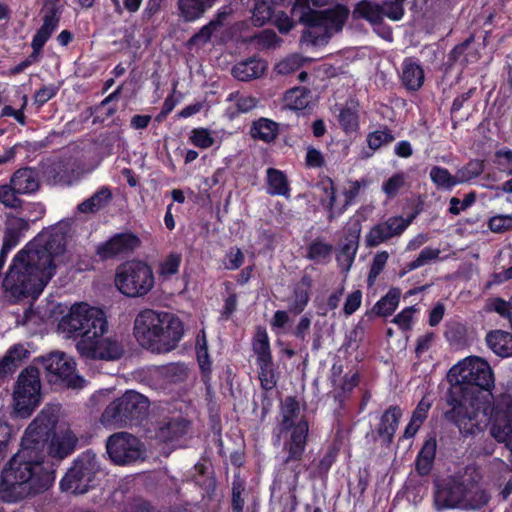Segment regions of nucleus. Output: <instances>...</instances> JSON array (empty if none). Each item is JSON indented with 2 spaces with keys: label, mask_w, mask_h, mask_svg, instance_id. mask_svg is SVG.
<instances>
[{
  "label": "nucleus",
  "mask_w": 512,
  "mask_h": 512,
  "mask_svg": "<svg viewBox=\"0 0 512 512\" xmlns=\"http://www.w3.org/2000/svg\"><path fill=\"white\" fill-rule=\"evenodd\" d=\"M23 226L20 219H12L7 223L2 245L5 250H11L17 245Z\"/></svg>",
  "instance_id": "42"
},
{
  "label": "nucleus",
  "mask_w": 512,
  "mask_h": 512,
  "mask_svg": "<svg viewBox=\"0 0 512 512\" xmlns=\"http://www.w3.org/2000/svg\"><path fill=\"white\" fill-rule=\"evenodd\" d=\"M403 185L404 176L402 174H395L383 184V191L388 197H394Z\"/></svg>",
  "instance_id": "59"
},
{
  "label": "nucleus",
  "mask_w": 512,
  "mask_h": 512,
  "mask_svg": "<svg viewBox=\"0 0 512 512\" xmlns=\"http://www.w3.org/2000/svg\"><path fill=\"white\" fill-rule=\"evenodd\" d=\"M388 258H389V255L386 251L377 253L374 256L372 264H371L370 272L368 275V279H367L368 285L371 286L374 284L376 278L379 276L381 271L384 269Z\"/></svg>",
  "instance_id": "52"
},
{
  "label": "nucleus",
  "mask_w": 512,
  "mask_h": 512,
  "mask_svg": "<svg viewBox=\"0 0 512 512\" xmlns=\"http://www.w3.org/2000/svg\"><path fill=\"white\" fill-rule=\"evenodd\" d=\"M333 252V246L321 238L314 239L307 247L306 257L317 263L327 262Z\"/></svg>",
  "instance_id": "35"
},
{
  "label": "nucleus",
  "mask_w": 512,
  "mask_h": 512,
  "mask_svg": "<svg viewBox=\"0 0 512 512\" xmlns=\"http://www.w3.org/2000/svg\"><path fill=\"white\" fill-rule=\"evenodd\" d=\"M322 189L326 194V199H322L321 202L322 205L329 210L328 219L332 221L335 217L333 207L336 201V191L332 181L329 180L328 185H323Z\"/></svg>",
  "instance_id": "55"
},
{
  "label": "nucleus",
  "mask_w": 512,
  "mask_h": 512,
  "mask_svg": "<svg viewBox=\"0 0 512 512\" xmlns=\"http://www.w3.org/2000/svg\"><path fill=\"white\" fill-rule=\"evenodd\" d=\"M184 333L182 321L174 314L152 309L140 311L134 320V336L153 352L173 350Z\"/></svg>",
  "instance_id": "4"
},
{
  "label": "nucleus",
  "mask_w": 512,
  "mask_h": 512,
  "mask_svg": "<svg viewBox=\"0 0 512 512\" xmlns=\"http://www.w3.org/2000/svg\"><path fill=\"white\" fill-rule=\"evenodd\" d=\"M76 349L85 359L115 361L124 354L123 344L115 338L103 336L89 339H80Z\"/></svg>",
  "instance_id": "15"
},
{
  "label": "nucleus",
  "mask_w": 512,
  "mask_h": 512,
  "mask_svg": "<svg viewBox=\"0 0 512 512\" xmlns=\"http://www.w3.org/2000/svg\"><path fill=\"white\" fill-rule=\"evenodd\" d=\"M13 189L20 195L36 192L40 187L39 174L35 169L26 167L18 169L11 177Z\"/></svg>",
  "instance_id": "19"
},
{
  "label": "nucleus",
  "mask_w": 512,
  "mask_h": 512,
  "mask_svg": "<svg viewBox=\"0 0 512 512\" xmlns=\"http://www.w3.org/2000/svg\"><path fill=\"white\" fill-rule=\"evenodd\" d=\"M27 354L28 351L21 344H16L11 347L0 360V378H4L13 373L21 360L25 358Z\"/></svg>",
  "instance_id": "28"
},
{
  "label": "nucleus",
  "mask_w": 512,
  "mask_h": 512,
  "mask_svg": "<svg viewBox=\"0 0 512 512\" xmlns=\"http://www.w3.org/2000/svg\"><path fill=\"white\" fill-rule=\"evenodd\" d=\"M301 59L299 56L288 57L276 65V70L279 74H290L300 68Z\"/></svg>",
  "instance_id": "57"
},
{
  "label": "nucleus",
  "mask_w": 512,
  "mask_h": 512,
  "mask_svg": "<svg viewBox=\"0 0 512 512\" xmlns=\"http://www.w3.org/2000/svg\"><path fill=\"white\" fill-rule=\"evenodd\" d=\"M490 434L498 442H503L512 451V410L497 411Z\"/></svg>",
  "instance_id": "20"
},
{
  "label": "nucleus",
  "mask_w": 512,
  "mask_h": 512,
  "mask_svg": "<svg viewBox=\"0 0 512 512\" xmlns=\"http://www.w3.org/2000/svg\"><path fill=\"white\" fill-rule=\"evenodd\" d=\"M280 415L279 433L291 430V435L283 446L284 451L287 452L283 463L300 461L305 451L309 426L304 416L301 415L299 402L292 396L286 397L281 402Z\"/></svg>",
  "instance_id": "7"
},
{
  "label": "nucleus",
  "mask_w": 512,
  "mask_h": 512,
  "mask_svg": "<svg viewBox=\"0 0 512 512\" xmlns=\"http://www.w3.org/2000/svg\"><path fill=\"white\" fill-rule=\"evenodd\" d=\"M309 1L295 0L291 16L293 21H298L306 27L302 37L316 45L331 37L332 34L341 31L350 11L343 4L317 11L309 6Z\"/></svg>",
  "instance_id": "5"
},
{
  "label": "nucleus",
  "mask_w": 512,
  "mask_h": 512,
  "mask_svg": "<svg viewBox=\"0 0 512 512\" xmlns=\"http://www.w3.org/2000/svg\"><path fill=\"white\" fill-rule=\"evenodd\" d=\"M411 223V219L403 217H390L387 221L373 226L366 236V245L375 247L389 240L394 236L400 235Z\"/></svg>",
  "instance_id": "17"
},
{
  "label": "nucleus",
  "mask_w": 512,
  "mask_h": 512,
  "mask_svg": "<svg viewBox=\"0 0 512 512\" xmlns=\"http://www.w3.org/2000/svg\"><path fill=\"white\" fill-rule=\"evenodd\" d=\"M189 422L182 417L164 419L160 422L157 437L164 442L178 439L187 432Z\"/></svg>",
  "instance_id": "22"
},
{
  "label": "nucleus",
  "mask_w": 512,
  "mask_h": 512,
  "mask_svg": "<svg viewBox=\"0 0 512 512\" xmlns=\"http://www.w3.org/2000/svg\"><path fill=\"white\" fill-rule=\"evenodd\" d=\"M449 377H455V383L445 394L444 418L456 425L463 436L475 435L487 422L479 395L494 387L491 367L484 359L471 356L453 366Z\"/></svg>",
  "instance_id": "2"
},
{
  "label": "nucleus",
  "mask_w": 512,
  "mask_h": 512,
  "mask_svg": "<svg viewBox=\"0 0 512 512\" xmlns=\"http://www.w3.org/2000/svg\"><path fill=\"white\" fill-rule=\"evenodd\" d=\"M430 407L431 402L426 397H423L414 410L411 419L422 424L427 418Z\"/></svg>",
  "instance_id": "63"
},
{
  "label": "nucleus",
  "mask_w": 512,
  "mask_h": 512,
  "mask_svg": "<svg viewBox=\"0 0 512 512\" xmlns=\"http://www.w3.org/2000/svg\"><path fill=\"white\" fill-rule=\"evenodd\" d=\"M339 122L344 130L352 131L355 130L358 125V117L356 112L349 108L344 107L340 110Z\"/></svg>",
  "instance_id": "53"
},
{
  "label": "nucleus",
  "mask_w": 512,
  "mask_h": 512,
  "mask_svg": "<svg viewBox=\"0 0 512 512\" xmlns=\"http://www.w3.org/2000/svg\"><path fill=\"white\" fill-rule=\"evenodd\" d=\"M490 500L485 490L463 476H450L435 482L434 504L437 510H479Z\"/></svg>",
  "instance_id": "6"
},
{
  "label": "nucleus",
  "mask_w": 512,
  "mask_h": 512,
  "mask_svg": "<svg viewBox=\"0 0 512 512\" xmlns=\"http://www.w3.org/2000/svg\"><path fill=\"white\" fill-rule=\"evenodd\" d=\"M310 92L301 87H295L288 90L285 94L287 106L294 110H301L308 106L310 102Z\"/></svg>",
  "instance_id": "38"
},
{
  "label": "nucleus",
  "mask_w": 512,
  "mask_h": 512,
  "mask_svg": "<svg viewBox=\"0 0 512 512\" xmlns=\"http://www.w3.org/2000/svg\"><path fill=\"white\" fill-rule=\"evenodd\" d=\"M268 194L289 196V185L287 178L280 170L269 168L267 170Z\"/></svg>",
  "instance_id": "34"
},
{
  "label": "nucleus",
  "mask_w": 512,
  "mask_h": 512,
  "mask_svg": "<svg viewBox=\"0 0 512 512\" xmlns=\"http://www.w3.org/2000/svg\"><path fill=\"white\" fill-rule=\"evenodd\" d=\"M152 268L144 261L130 260L116 269L115 286L125 296L144 297L154 287Z\"/></svg>",
  "instance_id": "10"
},
{
  "label": "nucleus",
  "mask_w": 512,
  "mask_h": 512,
  "mask_svg": "<svg viewBox=\"0 0 512 512\" xmlns=\"http://www.w3.org/2000/svg\"><path fill=\"white\" fill-rule=\"evenodd\" d=\"M402 416L400 408L391 406L382 415L380 423L377 427V433L383 442L390 444L397 430L399 420Z\"/></svg>",
  "instance_id": "23"
},
{
  "label": "nucleus",
  "mask_w": 512,
  "mask_h": 512,
  "mask_svg": "<svg viewBox=\"0 0 512 512\" xmlns=\"http://www.w3.org/2000/svg\"><path fill=\"white\" fill-rule=\"evenodd\" d=\"M359 243V236L349 234L345 238V243L342 245L338 255L337 261L344 272H348L353 264Z\"/></svg>",
  "instance_id": "30"
},
{
  "label": "nucleus",
  "mask_w": 512,
  "mask_h": 512,
  "mask_svg": "<svg viewBox=\"0 0 512 512\" xmlns=\"http://www.w3.org/2000/svg\"><path fill=\"white\" fill-rule=\"evenodd\" d=\"M13 187L11 182L0 186V203L9 208H19L22 206V201L19 198L20 194L16 193Z\"/></svg>",
  "instance_id": "46"
},
{
  "label": "nucleus",
  "mask_w": 512,
  "mask_h": 512,
  "mask_svg": "<svg viewBox=\"0 0 512 512\" xmlns=\"http://www.w3.org/2000/svg\"><path fill=\"white\" fill-rule=\"evenodd\" d=\"M265 69L266 64L262 60L248 58L237 63L232 69V74L240 81H249L260 77L264 73Z\"/></svg>",
  "instance_id": "25"
},
{
  "label": "nucleus",
  "mask_w": 512,
  "mask_h": 512,
  "mask_svg": "<svg viewBox=\"0 0 512 512\" xmlns=\"http://www.w3.org/2000/svg\"><path fill=\"white\" fill-rule=\"evenodd\" d=\"M253 350L257 355V362L271 360L268 335L265 330L259 329L253 341Z\"/></svg>",
  "instance_id": "43"
},
{
  "label": "nucleus",
  "mask_w": 512,
  "mask_h": 512,
  "mask_svg": "<svg viewBox=\"0 0 512 512\" xmlns=\"http://www.w3.org/2000/svg\"><path fill=\"white\" fill-rule=\"evenodd\" d=\"M489 228L492 232L501 233L512 228L511 216H495L489 220Z\"/></svg>",
  "instance_id": "60"
},
{
  "label": "nucleus",
  "mask_w": 512,
  "mask_h": 512,
  "mask_svg": "<svg viewBox=\"0 0 512 512\" xmlns=\"http://www.w3.org/2000/svg\"><path fill=\"white\" fill-rule=\"evenodd\" d=\"M394 137L389 131H375L368 135V145L371 149L376 150L384 143H390Z\"/></svg>",
  "instance_id": "56"
},
{
  "label": "nucleus",
  "mask_w": 512,
  "mask_h": 512,
  "mask_svg": "<svg viewBox=\"0 0 512 512\" xmlns=\"http://www.w3.org/2000/svg\"><path fill=\"white\" fill-rule=\"evenodd\" d=\"M424 81V72L422 68L416 63L405 61L403 72H402V82L409 90H418Z\"/></svg>",
  "instance_id": "33"
},
{
  "label": "nucleus",
  "mask_w": 512,
  "mask_h": 512,
  "mask_svg": "<svg viewBox=\"0 0 512 512\" xmlns=\"http://www.w3.org/2000/svg\"><path fill=\"white\" fill-rule=\"evenodd\" d=\"M486 342L489 348L500 357L512 356V335L501 330L487 334Z\"/></svg>",
  "instance_id": "26"
},
{
  "label": "nucleus",
  "mask_w": 512,
  "mask_h": 512,
  "mask_svg": "<svg viewBox=\"0 0 512 512\" xmlns=\"http://www.w3.org/2000/svg\"><path fill=\"white\" fill-rule=\"evenodd\" d=\"M430 178L436 186L446 190H451L454 186L459 185L456 174L452 175L448 169L439 166L431 168Z\"/></svg>",
  "instance_id": "39"
},
{
  "label": "nucleus",
  "mask_w": 512,
  "mask_h": 512,
  "mask_svg": "<svg viewBox=\"0 0 512 512\" xmlns=\"http://www.w3.org/2000/svg\"><path fill=\"white\" fill-rule=\"evenodd\" d=\"M439 255V249H432L428 247L424 248L415 260L411 261L403 268V270L400 272V276H404L406 273L438 259Z\"/></svg>",
  "instance_id": "44"
},
{
  "label": "nucleus",
  "mask_w": 512,
  "mask_h": 512,
  "mask_svg": "<svg viewBox=\"0 0 512 512\" xmlns=\"http://www.w3.org/2000/svg\"><path fill=\"white\" fill-rule=\"evenodd\" d=\"M400 291L398 289H390L389 292L382 297L374 306V309L379 315H391L399 302Z\"/></svg>",
  "instance_id": "41"
},
{
  "label": "nucleus",
  "mask_w": 512,
  "mask_h": 512,
  "mask_svg": "<svg viewBox=\"0 0 512 512\" xmlns=\"http://www.w3.org/2000/svg\"><path fill=\"white\" fill-rule=\"evenodd\" d=\"M485 169V163L480 159H472L456 171L458 184L469 183L480 176Z\"/></svg>",
  "instance_id": "37"
},
{
  "label": "nucleus",
  "mask_w": 512,
  "mask_h": 512,
  "mask_svg": "<svg viewBox=\"0 0 512 512\" xmlns=\"http://www.w3.org/2000/svg\"><path fill=\"white\" fill-rule=\"evenodd\" d=\"M60 0H45L41 8L43 14V24L37 30L39 38H50L52 33L58 27L60 17L62 14V6L59 4Z\"/></svg>",
  "instance_id": "18"
},
{
  "label": "nucleus",
  "mask_w": 512,
  "mask_h": 512,
  "mask_svg": "<svg viewBox=\"0 0 512 512\" xmlns=\"http://www.w3.org/2000/svg\"><path fill=\"white\" fill-rule=\"evenodd\" d=\"M112 198L109 188L102 187L95 192L90 198L86 199L78 205V211L81 213H95L104 208Z\"/></svg>",
  "instance_id": "32"
},
{
  "label": "nucleus",
  "mask_w": 512,
  "mask_h": 512,
  "mask_svg": "<svg viewBox=\"0 0 512 512\" xmlns=\"http://www.w3.org/2000/svg\"><path fill=\"white\" fill-rule=\"evenodd\" d=\"M257 44L260 48H274L279 43L277 34L272 30H264L257 37Z\"/></svg>",
  "instance_id": "58"
},
{
  "label": "nucleus",
  "mask_w": 512,
  "mask_h": 512,
  "mask_svg": "<svg viewBox=\"0 0 512 512\" xmlns=\"http://www.w3.org/2000/svg\"><path fill=\"white\" fill-rule=\"evenodd\" d=\"M245 490L244 480L240 475H235L232 482V509L233 512H243L244 499L242 493Z\"/></svg>",
  "instance_id": "47"
},
{
  "label": "nucleus",
  "mask_w": 512,
  "mask_h": 512,
  "mask_svg": "<svg viewBox=\"0 0 512 512\" xmlns=\"http://www.w3.org/2000/svg\"><path fill=\"white\" fill-rule=\"evenodd\" d=\"M190 141L193 145L202 149H207L214 144V138L205 128L193 129L191 131Z\"/></svg>",
  "instance_id": "51"
},
{
  "label": "nucleus",
  "mask_w": 512,
  "mask_h": 512,
  "mask_svg": "<svg viewBox=\"0 0 512 512\" xmlns=\"http://www.w3.org/2000/svg\"><path fill=\"white\" fill-rule=\"evenodd\" d=\"M257 365L259 367L258 377L261 383V387L265 391L272 390L277 384V378L272 359L257 362Z\"/></svg>",
  "instance_id": "40"
},
{
  "label": "nucleus",
  "mask_w": 512,
  "mask_h": 512,
  "mask_svg": "<svg viewBox=\"0 0 512 512\" xmlns=\"http://www.w3.org/2000/svg\"><path fill=\"white\" fill-rule=\"evenodd\" d=\"M272 15V8L267 2L256 3L253 10L252 22L255 26H263L271 19Z\"/></svg>",
  "instance_id": "50"
},
{
  "label": "nucleus",
  "mask_w": 512,
  "mask_h": 512,
  "mask_svg": "<svg viewBox=\"0 0 512 512\" xmlns=\"http://www.w3.org/2000/svg\"><path fill=\"white\" fill-rule=\"evenodd\" d=\"M100 466L96 455L91 451L82 453L61 480V489L74 494H84L92 486Z\"/></svg>",
  "instance_id": "12"
},
{
  "label": "nucleus",
  "mask_w": 512,
  "mask_h": 512,
  "mask_svg": "<svg viewBox=\"0 0 512 512\" xmlns=\"http://www.w3.org/2000/svg\"><path fill=\"white\" fill-rule=\"evenodd\" d=\"M40 361L50 383H61L71 389L83 388L85 380L75 373V362L65 353L52 352Z\"/></svg>",
  "instance_id": "13"
},
{
  "label": "nucleus",
  "mask_w": 512,
  "mask_h": 512,
  "mask_svg": "<svg viewBox=\"0 0 512 512\" xmlns=\"http://www.w3.org/2000/svg\"><path fill=\"white\" fill-rule=\"evenodd\" d=\"M181 263V255L178 253H170L161 263L159 267V274L168 278L176 274L179 270Z\"/></svg>",
  "instance_id": "49"
},
{
  "label": "nucleus",
  "mask_w": 512,
  "mask_h": 512,
  "mask_svg": "<svg viewBox=\"0 0 512 512\" xmlns=\"http://www.w3.org/2000/svg\"><path fill=\"white\" fill-rule=\"evenodd\" d=\"M311 285V277L304 275L294 288V300L290 306V311L295 314H299L305 309L310 298Z\"/></svg>",
  "instance_id": "31"
},
{
  "label": "nucleus",
  "mask_w": 512,
  "mask_h": 512,
  "mask_svg": "<svg viewBox=\"0 0 512 512\" xmlns=\"http://www.w3.org/2000/svg\"><path fill=\"white\" fill-rule=\"evenodd\" d=\"M216 0H177L178 15L185 22H192L204 15Z\"/></svg>",
  "instance_id": "21"
},
{
  "label": "nucleus",
  "mask_w": 512,
  "mask_h": 512,
  "mask_svg": "<svg viewBox=\"0 0 512 512\" xmlns=\"http://www.w3.org/2000/svg\"><path fill=\"white\" fill-rule=\"evenodd\" d=\"M403 3L400 0L387 1L380 5L381 13V22L384 19V16L388 17L393 21H398L403 17L404 8Z\"/></svg>",
  "instance_id": "48"
},
{
  "label": "nucleus",
  "mask_w": 512,
  "mask_h": 512,
  "mask_svg": "<svg viewBox=\"0 0 512 512\" xmlns=\"http://www.w3.org/2000/svg\"><path fill=\"white\" fill-rule=\"evenodd\" d=\"M437 443L434 438L428 439L422 446L415 462V471L419 477H427L434 465Z\"/></svg>",
  "instance_id": "24"
},
{
  "label": "nucleus",
  "mask_w": 512,
  "mask_h": 512,
  "mask_svg": "<svg viewBox=\"0 0 512 512\" xmlns=\"http://www.w3.org/2000/svg\"><path fill=\"white\" fill-rule=\"evenodd\" d=\"M13 436V428L8 423L0 421V456L6 452Z\"/></svg>",
  "instance_id": "61"
},
{
  "label": "nucleus",
  "mask_w": 512,
  "mask_h": 512,
  "mask_svg": "<svg viewBox=\"0 0 512 512\" xmlns=\"http://www.w3.org/2000/svg\"><path fill=\"white\" fill-rule=\"evenodd\" d=\"M277 123L261 118L253 123L251 128V135L255 139H260L264 142H272L277 136Z\"/></svg>",
  "instance_id": "36"
},
{
  "label": "nucleus",
  "mask_w": 512,
  "mask_h": 512,
  "mask_svg": "<svg viewBox=\"0 0 512 512\" xmlns=\"http://www.w3.org/2000/svg\"><path fill=\"white\" fill-rule=\"evenodd\" d=\"M149 400L144 395L127 391L111 402L101 416L104 425L125 427L142 421L148 413Z\"/></svg>",
  "instance_id": "9"
},
{
  "label": "nucleus",
  "mask_w": 512,
  "mask_h": 512,
  "mask_svg": "<svg viewBox=\"0 0 512 512\" xmlns=\"http://www.w3.org/2000/svg\"><path fill=\"white\" fill-rule=\"evenodd\" d=\"M140 245V239L133 233H119L99 244L96 255L102 260L124 257Z\"/></svg>",
  "instance_id": "16"
},
{
  "label": "nucleus",
  "mask_w": 512,
  "mask_h": 512,
  "mask_svg": "<svg viewBox=\"0 0 512 512\" xmlns=\"http://www.w3.org/2000/svg\"><path fill=\"white\" fill-rule=\"evenodd\" d=\"M153 375L171 383L183 382L188 376V369L182 363H169L156 366L152 370Z\"/></svg>",
  "instance_id": "29"
},
{
  "label": "nucleus",
  "mask_w": 512,
  "mask_h": 512,
  "mask_svg": "<svg viewBox=\"0 0 512 512\" xmlns=\"http://www.w3.org/2000/svg\"><path fill=\"white\" fill-rule=\"evenodd\" d=\"M362 293L356 290L348 295L344 304V313L346 315L353 314L361 305Z\"/></svg>",
  "instance_id": "62"
},
{
  "label": "nucleus",
  "mask_w": 512,
  "mask_h": 512,
  "mask_svg": "<svg viewBox=\"0 0 512 512\" xmlns=\"http://www.w3.org/2000/svg\"><path fill=\"white\" fill-rule=\"evenodd\" d=\"M476 200V194L474 192L468 193L463 200L456 197L450 199L449 212L453 215L460 214L461 211L471 206Z\"/></svg>",
  "instance_id": "54"
},
{
  "label": "nucleus",
  "mask_w": 512,
  "mask_h": 512,
  "mask_svg": "<svg viewBox=\"0 0 512 512\" xmlns=\"http://www.w3.org/2000/svg\"><path fill=\"white\" fill-rule=\"evenodd\" d=\"M41 399V381L39 369L34 366L25 368L16 381L13 400L18 416L26 418L31 415Z\"/></svg>",
  "instance_id": "11"
},
{
  "label": "nucleus",
  "mask_w": 512,
  "mask_h": 512,
  "mask_svg": "<svg viewBox=\"0 0 512 512\" xmlns=\"http://www.w3.org/2000/svg\"><path fill=\"white\" fill-rule=\"evenodd\" d=\"M58 415L54 408H44L27 427L21 449L9 460L0 476V499L18 502L48 490L55 479V471L45 461V448L52 458L62 460L70 455L78 443L70 430L54 433Z\"/></svg>",
  "instance_id": "1"
},
{
  "label": "nucleus",
  "mask_w": 512,
  "mask_h": 512,
  "mask_svg": "<svg viewBox=\"0 0 512 512\" xmlns=\"http://www.w3.org/2000/svg\"><path fill=\"white\" fill-rule=\"evenodd\" d=\"M68 230L67 224L59 223L16 254L3 280L14 298L35 299L43 291L55 271L53 256L65 251Z\"/></svg>",
  "instance_id": "3"
},
{
  "label": "nucleus",
  "mask_w": 512,
  "mask_h": 512,
  "mask_svg": "<svg viewBox=\"0 0 512 512\" xmlns=\"http://www.w3.org/2000/svg\"><path fill=\"white\" fill-rule=\"evenodd\" d=\"M59 329L70 337L89 339L103 336L108 330L103 310L87 303H75L59 322Z\"/></svg>",
  "instance_id": "8"
},
{
  "label": "nucleus",
  "mask_w": 512,
  "mask_h": 512,
  "mask_svg": "<svg viewBox=\"0 0 512 512\" xmlns=\"http://www.w3.org/2000/svg\"><path fill=\"white\" fill-rule=\"evenodd\" d=\"M122 512H156V510L150 503L143 500H136L125 507Z\"/></svg>",
  "instance_id": "64"
},
{
  "label": "nucleus",
  "mask_w": 512,
  "mask_h": 512,
  "mask_svg": "<svg viewBox=\"0 0 512 512\" xmlns=\"http://www.w3.org/2000/svg\"><path fill=\"white\" fill-rule=\"evenodd\" d=\"M221 25L220 20H212L207 25L203 26L199 32L194 34L188 41L189 46H200L207 43L213 32Z\"/></svg>",
  "instance_id": "45"
},
{
  "label": "nucleus",
  "mask_w": 512,
  "mask_h": 512,
  "mask_svg": "<svg viewBox=\"0 0 512 512\" xmlns=\"http://www.w3.org/2000/svg\"><path fill=\"white\" fill-rule=\"evenodd\" d=\"M107 453L113 463L127 465L145 459V445L131 433L116 432L108 437Z\"/></svg>",
  "instance_id": "14"
},
{
  "label": "nucleus",
  "mask_w": 512,
  "mask_h": 512,
  "mask_svg": "<svg viewBox=\"0 0 512 512\" xmlns=\"http://www.w3.org/2000/svg\"><path fill=\"white\" fill-rule=\"evenodd\" d=\"M381 13L380 4L370 0H361L356 3L352 11V18L354 20L364 19L372 25H379L382 23Z\"/></svg>",
  "instance_id": "27"
}]
</instances>
